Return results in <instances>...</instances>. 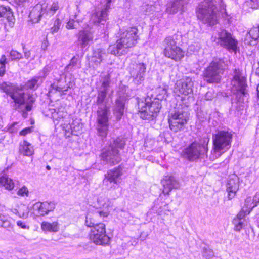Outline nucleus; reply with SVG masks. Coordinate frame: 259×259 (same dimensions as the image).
<instances>
[{
  "label": "nucleus",
  "instance_id": "e433bc0d",
  "mask_svg": "<svg viewBox=\"0 0 259 259\" xmlns=\"http://www.w3.org/2000/svg\"><path fill=\"white\" fill-rule=\"evenodd\" d=\"M201 253L202 257L205 259H211L214 256L213 250L207 245H205L202 247Z\"/></svg>",
  "mask_w": 259,
  "mask_h": 259
},
{
  "label": "nucleus",
  "instance_id": "c756f323",
  "mask_svg": "<svg viewBox=\"0 0 259 259\" xmlns=\"http://www.w3.org/2000/svg\"><path fill=\"white\" fill-rule=\"evenodd\" d=\"M6 19L9 22L14 23V18L13 13L9 7L0 5V18Z\"/></svg>",
  "mask_w": 259,
  "mask_h": 259
},
{
  "label": "nucleus",
  "instance_id": "dca6fc26",
  "mask_svg": "<svg viewBox=\"0 0 259 259\" xmlns=\"http://www.w3.org/2000/svg\"><path fill=\"white\" fill-rule=\"evenodd\" d=\"M146 65L143 62H134L129 66V71L135 83L140 84L144 80Z\"/></svg>",
  "mask_w": 259,
  "mask_h": 259
},
{
  "label": "nucleus",
  "instance_id": "f704fd0d",
  "mask_svg": "<svg viewBox=\"0 0 259 259\" xmlns=\"http://www.w3.org/2000/svg\"><path fill=\"white\" fill-rule=\"evenodd\" d=\"M20 152L23 155L30 156L33 153V149L31 144L26 141H24L23 144L20 145Z\"/></svg>",
  "mask_w": 259,
  "mask_h": 259
},
{
  "label": "nucleus",
  "instance_id": "473e14b6",
  "mask_svg": "<svg viewBox=\"0 0 259 259\" xmlns=\"http://www.w3.org/2000/svg\"><path fill=\"white\" fill-rule=\"evenodd\" d=\"M42 80H40V77L35 76L31 79L28 80L25 84V85H20L23 86V89L25 87L27 89H32L35 90L42 83Z\"/></svg>",
  "mask_w": 259,
  "mask_h": 259
},
{
  "label": "nucleus",
  "instance_id": "37998d69",
  "mask_svg": "<svg viewBox=\"0 0 259 259\" xmlns=\"http://www.w3.org/2000/svg\"><path fill=\"white\" fill-rule=\"evenodd\" d=\"M61 21L57 18L54 22L53 26L51 28L50 31L52 34L57 32L60 28Z\"/></svg>",
  "mask_w": 259,
  "mask_h": 259
},
{
  "label": "nucleus",
  "instance_id": "393cba45",
  "mask_svg": "<svg viewBox=\"0 0 259 259\" xmlns=\"http://www.w3.org/2000/svg\"><path fill=\"white\" fill-rule=\"evenodd\" d=\"M125 101L126 98L124 96H120L115 100L113 110V113L118 120L121 119L124 114Z\"/></svg>",
  "mask_w": 259,
  "mask_h": 259
},
{
  "label": "nucleus",
  "instance_id": "79ce46f5",
  "mask_svg": "<svg viewBox=\"0 0 259 259\" xmlns=\"http://www.w3.org/2000/svg\"><path fill=\"white\" fill-rule=\"evenodd\" d=\"M93 217L95 216L92 213H88L86 216L85 225L87 227L91 228V229L97 224L93 218Z\"/></svg>",
  "mask_w": 259,
  "mask_h": 259
},
{
  "label": "nucleus",
  "instance_id": "1a4fd4ad",
  "mask_svg": "<svg viewBox=\"0 0 259 259\" xmlns=\"http://www.w3.org/2000/svg\"><path fill=\"white\" fill-rule=\"evenodd\" d=\"M164 55L176 62L181 61L184 57V52L178 46L176 36H168L165 38L162 44Z\"/></svg>",
  "mask_w": 259,
  "mask_h": 259
},
{
  "label": "nucleus",
  "instance_id": "4d7b16f0",
  "mask_svg": "<svg viewBox=\"0 0 259 259\" xmlns=\"http://www.w3.org/2000/svg\"><path fill=\"white\" fill-rule=\"evenodd\" d=\"M252 199V203L257 204L259 203V192H257Z\"/></svg>",
  "mask_w": 259,
  "mask_h": 259
},
{
  "label": "nucleus",
  "instance_id": "72a5a7b5",
  "mask_svg": "<svg viewBox=\"0 0 259 259\" xmlns=\"http://www.w3.org/2000/svg\"><path fill=\"white\" fill-rule=\"evenodd\" d=\"M41 228L44 231L56 232L58 231L59 228L57 222L50 223L44 221L41 224Z\"/></svg>",
  "mask_w": 259,
  "mask_h": 259
},
{
  "label": "nucleus",
  "instance_id": "8fccbe9b",
  "mask_svg": "<svg viewBox=\"0 0 259 259\" xmlns=\"http://www.w3.org/2000/svg\"><path fill=\"white\" fill-rule=\"evenodd\" d=\"M214 96V93L213 91H208L205 95V99L206 100H211Z\"/></svg>",
  "mask_w": 259,
  "mask_h": 259
},
{
  "label": "nucleus",
  "instance_id": "052dcab7",
  "mask_svg": "<svg viewBox=\"0 0 259 259\" xmlns=\"http://www.w3.org/2000/svg\"><path fill=\"white\" fill-rule=\"evenodd\" d=\"M48 45H49L48 41L47 39L44 40L42 41L41 46V49L43 50L44 51L46 50L47 49Z\"/></svg>",
  "mask_w": 259,
  "mask_h": 259
},
{
  "label": "nucleus",
  "instance_id": "13d9d810",
  "mask_svg": "<svg viewBox=\"0 0 259 259\" xmlns=\"http://www.w3.org/2000/svg\"><path fill=\"white\" fill-rule=\"evenodd\" d=\"M17 225L18 226H19V227H20L22 229L28 228V227H27L26 225H25V223L22 221H17Z\"/></svg>",
  "mask_w": 259,
  "mask_h": 259
},
{
  "label": "nucleus",
  "instance_id": "680f3d73",
  "mask_svg": "<svg viewBox=\"0 0 259 259\" xmlns=\"http://www.w3.org/2000/svg\"><path fill=\"white\" fill-rule=\"evenodd\" d=\"M6 73V66H0V77H3Z\"/></svg>",
  "mask_w": 259,
  "mask_h": 259
},
{
  "label": "nucleus",
  "instance_id": "cd10ccee",
  "mask_svg": "<svg viewBox=\"0 0 259 259\" xmlns=\"http://www.w3.org/2000/svg\"><path fill=\"white\" fill-rule=\"evenodd\" d=\"M245 212L244 210H241L234 218L232 221V224L234 225V230L237 232H240L245 225Z\"/></svg>",
  "mask_w": 259,
  "mask_h": 259
},
{
  "label": "nucleus",
  "instance_id": "4be33fe9",
  "mask_svg": "<svg viewBox=\"0 0 259 259\" xmlns=\"http://www.w3.org/2000/svg\"><path fill=\"white\" fill-rule=\"evenodd\" d=\"M55 203L53 202H38L34 204L33 209L37 211L40 215L44 216L50 212L53 211L55 208Z\"/></svg>",
  "mask_w": 259,
  "mask_h": 259
},
{
  "label": "nucleus",
  "instance_id": "bf43d9fd",
  "mask_svg": "<svg viewBox=\"0 0 259 259\" xmlns=\"http://www.w3.org/2000/svg\"><path fill=\"white\" fill-rule=\"evenodd\" d=\"M252 3V8L254 9L259 8V0H251Z\"/></svg>",
  "mask_w": 259,
  "mask_h": 259
},
{
  "label": "nucleus",
  "instance_id": "f8f14e48",
  "mask_svg": "<svg viewBox=\"0 0 259 259\" xmlns=\"http://www.w3.org/2000/svg\"><path fill=\"white\" fill-rule=\"evenodd\" d=\"M52 111V117L55 125H59L61 126L63 130L66 132V134L68 133L71 135H75V132L79 130V126L76 128L72 125L75 124L70 123L71 119L66 112L63 111H56V109H53Z\"/></svg>",
  "mask_w": 259,
  "mask_h": 259
},
{
  "label": "nucleus",
  "instance_id": "7c9ffc66",
  "mask_svg": "<svg viewBox=\"0 0 259 259\" xmlns=\"http://www.w3.org/2000/svg\"><path fill=\"white\" fill-rule=\"evenodd\" d=\"M168 86L165 84H163L162 85L158 87L156 89V97L153 98L155 100H157L160 102L162 100L166 99L167 96V89Z\"/></svg>",
  "mask_w": 259,
  "mask_h": 259
},
{
  "label": "nucleus",
  "instance_id": "6e6552de",
  "mask_svg": "<svg viewBox=\"0 0 259 259\" xmlns=\"http://www.w3.org/2000/svg\"><path fill=\"white\" fill-rule=\"evenodd\" d=\"M125 145L123 138L118 137L111 144L110 148L101 153V157L103 164L111 165L119 163L121 159L119 154L118 149H122Z\"/></svg>",
  "mask_w": 259,
  "mask_h": 259
},
{
  "label": "nucleus",
  "instance_id": "bb28decb",
  "mask_svg": "<svg viewBox=\"0 0 259 259\" xmlns=\"http://www.w3.org/2000/svg\"><path fill=\"white\" fill-rule=\"evenodd\" d=\"M189 0H174L167 4L166 12L168 14H176L181 10Z\"/></svg>",
  "mask_w": 259,
  "mask_h": 259
},
{
  "label": "nucleus",
  "instance_id": "c85d7f7f",
  "mask_svg": "<svg viewBox=\"0 0 259 259\" xmlns=\"http://www.w3.org/2000/svg\"><path fill=\"white\" fill-rule=\"evenodd\" d=\"M259 38V26H253L246 34L244 39V42L248 45H255L254 42Z\"/></svg>",
  "mask_w": 259,
  "mask_h": 259
},
{
  "label": "nucleus",
  "instance_id": "f257e3e1",
  "mask_svg": "<svg viewBox=\"0 0 259 259\" xmlns=\"http://www.w3.org/2000/svg\"><path fill=\"white\" fill-rule=\"evenodd\" d=\"M0 90L9 95L13 100L14 109L22 113V116L26 118L28 113L32 109V105L35 101V98L32 94L23 92V86L4 82L0 84Z\"/></svg>",
  "mask_w": 259,
  "mask_h": 259
},
{
  "label": "nucleus",
  "instance_id": "423d86ee",
  "mask_svg": "<svg viewBox=\"0 0 259 259\" xmlns=\"http://www.w3.org/2000/svg\"><path fill=\"white\" fill-rule=\"evenodd\" d=\"M138 107L140 117L145 120H152L156 118L161 108L159 101L148 96L144 101H138Z\"/></svg>",
  "mask_w": 259,
  "mask_h": 259
},
{
  "label": "nucleus",
  "instance_id": "4c0bfd02",
  "mask_svg": "<svg viewBox=\"0 0 259 259\" xmlns=\"http://www.w3.org/2000/svg\"><path fill=\"white\" fill-rule=\"evenodd\" d=\"M52 87L53 89H54L59 92H62L63 94H65V92L67 91L69 88H71L70 83L69 84L64 85L62 84V82H61V79H59L58 81L57 84H55V83H53L52 85Z\"/></svg>",
  "mask_w": 259,
  "mask_h": 259
},
{
  "label": "nucleus",
  "instance_id": "338daca9",
  "mask_svg": "<svg viewBox=\"0 0 259 259\" xmlns=\"http://www.w3.org/2000/svg\"><path fill=\"white\" fill-rule=\"evenodd\" d=\"M257 97L259 98V85L257 87Z\"/></svg>",
  "mask_w": 259,
  "mask_h": 259
},
{
  "label": "nucleus",
  "instance_id": "3c124183",
  "mask_svg": "<svg viewBox=\"0 0 259 259\" xmlns=\"http://www.w3.org/2000/svg\"><path fill=\"white\" fill-rule=\"evenodd\" d=\"M32 132V128L31 127H26L25 128L23 129L22 131H21L20 132V135L25 136L28 134H29Z\"/></svg>",
  "mask_w": 259,
  "mask_h": 259
},
{
  "label": "nucleus",
  "instance_id": "a211bd4d",
  "mask_svg": "<svg viewBox=\"0 0 259 259\" xmlns=\"http://www.w3.org/2000/svg\"><path fill=\"white\" fill-rule=\"evenodd\" d=\"M107 3L104 8L101 10H97L94 12L91 17V22L93 24L101 23L104 25L102 22H105L107 19L108 13L110 8V3L112 0H106Z\"/></svg>",
  "mask_w": 259,
  "mask_h": 259
},
{
  "label": "nucleus",
  "instance_id": "0eeeda50",
  "mask_svg": "<svg viewBox=\"0 0 259 259\" xmlns=\"http://www.w3.org/2000/svg\"><path fill=\"white\" fill-rule=\"evenodd\" d=\"M205 141L194 142L183 150V156L190 161H204L207 157L208 147Z\"/></svg>",
  "mask_w": 259,
  "mask_h": 259
},
{
  "label": "nucleus",
  "instance_id": "49530a36",
  "mask_svg": "<svg viewBox=\"0 0 259 259\" xmlns=\"http://www.w3.org/2000/svg\"><path fill=\"white\" fill-rule=\"evenodd\" d=\"M156 6L155 5H147L145 9L146 15L153 14L156 11Z\"/></svg>",
  "mask_w": 259,
  "mask_h": 259
},
{
  "label": "nucleus",
  "instance_id": "ddd939ff",
  "mask_svg": "<svg viewBox=\"0 0 259 259\" xmlns=\"http://www.w3.org/2000/svg\"><path fill=\"white\" fill-rule=\"evenodd\" d=\"M218 43L230 52L236 53L239 49L238 41L235 37L225 29L220 30L217 34Z\"/></svg>",
  "mask_w": 259,
  "mask_h": 259
},
{
  "label": "nucleus",
  "instance_id": "774afa93",
  "mask_svg": "<svg viewBox=\"0 0 259 259\" xmlns=\"http://www.w3.org/2000/svg\"><path fill=\"white\" fill-rule=\"evenodd\" d=\"M46 168H47L48 170H50V169H51V167H50V166H49V165L47 166Z\"/></svg>",
  "mask_w": 259,
  "mask_h": 259
},
{
  "label": "nucleus",
  "instance_id": "603ef678",
  "mask_svg": "<svg viewBox=\"0 0 259 259\" xmlns=\"http://www.w3.org/2000/svg\"><path fill=\"white\" fill-rule=\"evenodd\" d=\"M28 191L27 188L25 187H23L22 188L20 189L18 191L17 194L20 196H24L25 194L27 195Z\"/></svg>",
  "mask_w": 259,
  "mask_h": 259
},
{
  "label": "nucleus",
  "instance_id": "9b49d317",
  "mask_svg": "<svg viewBox=\"0 0 259 259\" xmlns=\"http://www.w3.org/2000/svg\"><path fill=\"white\" fill-rule=\"evenodd\" d=\"M223 64L224 62L222 60L217 59L210 63L203 72L204 80L208 83L220 82L224 71Z\"/></svg>",
  "mask_w": 259,
  "mask_h": 259
},
{
  "label": "nucleus",
  "instance_id": "412c9836",
  "mask_svg": "<svg viewBox=\"0 0 259 259\" xmlns=\"http://www.w3.org/2000/svg\"><path fill=\"white\" fill-rule=\"evenodd\" d=\"M161 184L163 187L162 191L164 195H169L173 189H178L179 184L175 178L172 176H166L161 180Z\"/></svg>",
  "mask_w": 259,
  "mask_h": 259
},
{
  "label": "nucleus",
  "instance_id": "58836bf2",
  "mask_svg": "<svg viewBox=\"0 0 259 259\" xmlns=\"http://www.w3.org/2000/svg\"><path fill=\"white\" fill-rule=\"evenodd\" d=\"M252 199L251 197H247L245 201L244 207L242 210H244L246 215L249 214L251 210L256 206V204L252 203Z\"/></svg>",
  "mask_w": 259,
  "mask_h": 259
},
{
  "label": "nucleus",
  "instance_id": "c03bdc74",
  "mask_svg": "<svg viewBox=\"0 0 259 259\" xmlns=\"http://www.w3.org/2000/svg\"><path fill=\"white\" fill-rule=\"evenodd\" d=\"M10 55L12 60H19L23 58L22 54L15 50H12L10 53Z\"/></svg>",
  "mask_w": 259,
  "mask_h": 259
},
{
  "label": "nucleus",
  "instance_id": "20e7f679",
  "mask_svg": "<svg viewBox=\"0 0 259 259\" xmlns=\"http://www.w3.org/2000/svg\"><path fill=\"white\" fill-rule=\"evenodd\" d=\"M212 140L213 146L209 159L213 161L231 147L232 135L228 131H218L212 135Z\"/></svg>",
  "mask_w": 259,
  "mask_h": 259
},
{
  "label": "nucleus",
  "instance_id": "a878e982",
  "mask_svg": "<svg viewBox=\"0 0 259 259\" xmlns=\"http://www.w3.org/2000/svg\"><path fill=\"white\" fill-rule=\"evenodd\" d=\"M77 37L80 47L84 48L93 40V32L90 29H84L79 31Z\"/></svg>",
  "mask_w": 259,
  "mask_h": 259
},
{
  "label": "nucleus",
  "instance_id": "0e129e2a",
  "mask_svg": "<svg viewBox=\"0 0 259 259\" xmlns=\"http://www.w3.org/2000/svg\"><path fill=\"white\" fill-rule=\"evenodd\" d=\"M161 207L160 208V210H158L157 211V213L158 215H161L162 214V210H161Z\"/></svg>",
  "mask_w": 259,
  "mask_h": 259
},
{
  "label": "nucleus",
  "instance_id": "2eb2a0df",
  "mask_svg": "<svg viewBox=\"0 0 259 259\" xmlns=\"http://www.w3.org/2000/svg\"><path fill=\"white\" fill-rule=\"evenodd\" d=\"M188 115L187 111L182 110L171 113L168 119L170 130L175 133L184 130L188 120Z\"/></svg>",
  "mask_w": 259,
  "mask_h": 259
},
{
  "label": "nucleus",
  "instance_id": "b1692460",
  "mask_svg": "<svg viewBox=\"0 0 259 259\" xmlns=\"http://www.w3.org/2000/svg\"><path fill=\"white\" fill-rule=\"evenodd\" d=\"M107 56V54L104 49L95 48L93 50V55L90 60V63L92 64L94 68L97 67Z\"/></svg>",
  "mask_w": 259,
  "mask_h": 259
},
{
  "label": "nucleus",
  "instance_id": "6ab92c4d",
  "mask_svg": "<svg viewBox=\"0 0 259 259\" xmlns=\"http://www.w3.org/2000/svg\"><path fill=\"white\" fill-rule=\"evenodd\" d=\"M47 4L38 3L36 5L31 11L29 14V17L33 23H37L41 19V17L45 15L46 16V8Z\"/></svg>",
  "mask_w": 259,
  "mask_h": 259
},
{
  "label": "nucleus",
  "instance_id": "ea45409f",
  "mask_svg": "<svg viewBox=\"0 0 259 259\" xmlns=\"http://www.w3.org/2000/svg\"><path fill=\"white\" fill-rule=\"evenodd\" d=\"M60 7L58 1H54L51 5L50 8L46 10V17H51L54 15L56 11L59 10Z\"/></svg>",
  "mask_w": 259,
  "mask_h": 259
},
{
  "label": "nucleus",
  "instance_id": "864d4df0",
  "mask_svg": "<svg viewBox=\"0 0 259 259\" xmlns=\"http://www.w3.org/2000/svg\"><path fill=\"white\" fill-rule=\"evenodd\" d=\"M7 63L8 61L6 56L2 55L0 58V66H6V64Z\"/></svg>",
  "mask_w": 259,
  "mask_h": 259
},
{
  "label": "nucleus",
  "instance_id": "7ed1b4c3",
  "mask_svg": "<svg viewBox=\"0 0 259 259\" xmlns=\"http://www.w3.org/2000/svg\"><path fill=\"white\" fill-rule=\"evenodd\" d=\"M138 32V29L136 27L120 29L119 39L117 40L116 44L109 47L107 49L108 53L118 56L126 54L128 49L137 44L139 38Z\"/></svg>",
  "mask_w": 259,
  "mask_h": 259
},
{
  "label": "nucleus",
  "instance_id": "69168bd1",
  "mask_svg": "<svg viewBox=\"0 0 259 259\" xmlns=\"http://www.w3.org/2000/svg\"><path fill=\"white\" fill-rule=\"evenodd\" d=\"M256 74L259 76V67L256 70Z\"/></svg>",
  "mask_w": 259,
  "mask_h": 259
},
{
  "label": "nucleus",
  "instance_id": "5fc2aeb1",
  "mask_svg": "<svg viewBox=\"0 0 259 259\" xmlns=\"http://www.w3.org/2000/svg\"><path fill=\"white\" fill-rule=\"evenodd\" d=\"M66 27L68 29H74L75 28V27L74 26V20H69L66 26Z\"/></svg>",
  "mask_w": 259,
  "mask_h": 259
},
{
  "label": "nucleus",
  "instance_id": "e2e57ef3",
  "mask_svg": "<svg viewBox=\"0 0 259 259\" xmlns=\"http://www.w3.org/2000/svg\"><path fill=\"white\" fill-rule=\"evenodd\" d=\"M15 2L19 5L26 1V0H15Z\"/></svg>",
  "mask_w": 259,
  "mask_h": 259
},
{
  "label": "nucleus",
  "instance_id": "de8ad7c7",
  "mask_svg": "<svg viewBox=\"0 0 259 259\" xmlns=\"http://www.w3.org/2000/svg\"><path fill=\"white\" fill-rule=\"evenodd\" d=\"M22 49L25 58L26 59H29L31 56L30 51L26 48L24 44H22Z\"/></svg>",
  "mask_w": 259,
  "mask_h": 259
},
{
  "label": "nucleus",
  "instance_id": "a19ab883",
  "mask_svg": "<svg viewBox=\"0 0 259 259\" xmlns=\"http://www.w3.org/2000/svg\"><path fill=\"white\" fill-rule=\"evenodd\" d=\"M0 227L6 229H11L13 227L12 223L8 218L1 213H0Z\"/></svg>",
  "mask_w": 259,
  "mask_h": 259
},
{
  "label": "nucleus",
  "instance_id": "4468645a",
  "mask_svg": "<svg viewBox=\"0 0 259 259\" xmlns=\"http://www.w3.org/2000/svg\"><path fill=\"white\" fill-rule=\"evenodd\" d=\"M105 227L104 224L98 223L91 229L90 238L96 245H105L109 243L110 238L106 234Z\"/></svg>",
  "mask_w": 259,
  "mask_h": 259
},
{
  "label": "nucleus",
  "instance_id": "aec40b11",
  "mask_svg": "<svg viewBox=\"0 0 259 259\" xmlns=\"http://www.w3.org/2000/svg\"><path fill=\"white\" fill-rule=\"evenodd\" d=\"M239 188V178L235 175L231 176L228 181L226 189L229 200L235 197Z\"/></svg>",
  "mask_w": 259,
  "mask_h": 259
},
{
  "label": "nucleus",
  "instance_id": "f3484780",
  "mask_svg": "<svg viewBox=\"0 0 259 259\" xmlns=\"http://www.w3.org/2000/svg\"><path fill=\"white\" fill-rule=\"evenodd\" d=\"M193 82L192 79L185 77L177 81L175 85L174 92L178 95H188L193 92Z\"/></svg>",
  "mask_w": 259,
  "mask_h": 259
},
{
  "label": "nucleus",
  "instance_id": "c9c22d12",
  "mask_svg": "<svg viewBox=\"0 0 259 259\" xmlns=\"http://www.w3.org/2000/svg\"><path fill=\"white\" fill-rule=\"evenodd\" d=\"M0 184L9 190H12L14 187L13 181L7 175H4L0 178Z\"/></svg>",
  "mask_w": 259,
  "mask_h": 259
},
{
  "label": "nucleus",
  "instance_id": "39448f33",
  "mask_svg": "<svg viewBox=\"0 0 259 259\" xmlns=\"http://www.w3.org/2000/svg\"><path fill=\"white\" fill-rule=\"evenodd\" d=\"M198 19L203 23L213 26L218 22L219 13L214 0H204L197 11Z\"/></svg>",
  "mask_w": 259,
  "mask_h": 259
},
{
  "label": "nucleus",
  "instance_id": "5701e85b",
  "mask_svg": "<svg viewBox=\"0 0 259 259\" xmlns=\"http://www.w3.org/2000/svg\"><path fill=\"white\" fill-rule=\"evenodd\" d=\"M122 175V169L120 167L108 170L104 176L103 183L106 185H108V183H114L117 184L119 182Z\"/></svg>",
  "mask_w": 259,
  "mask_h": 259
},
{
  "label": "nucleus",
  "instance_id": "9d476101",
  "mask_svg": "<svg viewBox=\"0 0 259 259\" xmlns=\"http://www.w3.org/2000/svg\"><path fill=\"white\" fill-rule=\"evenodd\" d=\"M231 84L237 92L236 94L237 101L239 103L247 102L249 95L246 90V80L240 70L237 69L234 70Z\"/></svg>",
  "mask_w": 259,
  "mask_h": 259
},
{
  "label": "nucleus",
  "instance_id": "6e6d98bb",
  "mask_svg": "<svg viewBox=\"0 0 259 259\" xmlns=\"http://www.w3.org/2000/svg\"><path fill=\"white\" fill-rule=\"evenodd\" d=\"M94 215L95 217H97L98 215H100V217H107L108 215V213L107 212L100 211H98L97 212L94 213Z\"/></svg>",
  "mask_w": 259,
  "mask_h": 259
},
{
  "label": "nucleus",
  "instance_id": "f03ea898",
  "mask_svg": "<svg viewBox=\"0 0 259 259\" xmlns=\"http://www.w3.org/2000/svg\"><path fill=\"white\" fill-rule=\"evenodd\" d=\"M110 84L109 76L107 75L104 77V80L102 81L101 87L98 90L97 105L98 106L97 111V131L99 135L102 137H105L107 135L108 129V116L109 109L107 107V93L108 91Z\"/></svg>",
  "mask_w": 259,
  "mask_h": 259
},
{
  "label": "nucleus",
  "instance_id": "2f4dec72",
  "mask_svg": "<svg viewBox=\"0 0 259 259\" xmlns=\"http://www.w3.org/2000/svg\"><path fill=\"white\" fill-rule=\"evenodd\" d=\"M81 67V61L78 57L74 56L70 60L69 64L67 65L65 70L66 71L69 72H72L77 69Z\"/></svg>",
  "mask_w": 259,
  "mask_h": 259
},
{
  "label": "nucleus",
  "instance_id": "09e8293b",
  "mask_svg": "<svg viewBox=\"0 0 259 259\" xmlns=\"http://www.w3.org/2000/svg\"><path fill=\"white\" fill-rule=\"evenodd\" d=\"M12 212L14 214H18L20 218H26L27 217L28 213L22 212L21 213L16 209H13L12 210Z\"/></svg>",
  "mask_w": 259,
  "mask_h": 259
},
{
  "label": "nucleus",
  "instance_id": "a18cd8bd",
  "mask_svg": "<svg viewBox=\"0 0 259 259\" xmlns=\"http://www.w3.org/2000/svg\"><path fill=\"white\" fill-rule=\"evenodd\" d=\"M50 67L48 66H46L42 70L39 72V76H37L38 77L40 78V80H42L43 81L44 79L46 78V77L48 74L49 72H50Z\"/></svg>",
  "mask_w": 259,
  "mask_h": 259
}]
</instances>
